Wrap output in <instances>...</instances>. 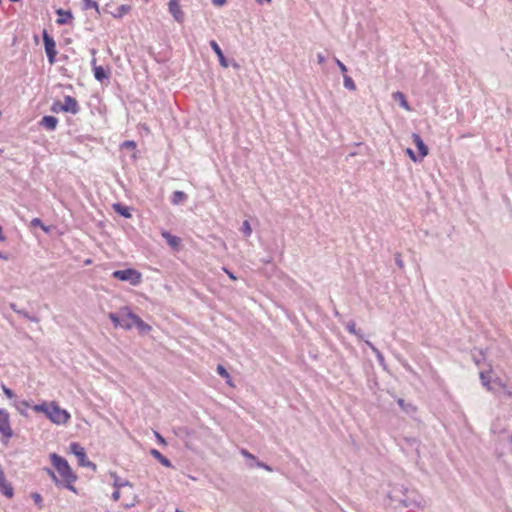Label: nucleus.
<instances>
[{"label":"nucleus","mask_w":512,"mask_h":512,"mask_svg":"<svg viewBox=\"0 0 512 512\" xmlns=\"http://www.w3.org/2000/svg\"><path fill=\"white\" fill-rule=\"evenodd\" d=\"M50 460L54 468L61 476L63 487L74 493H77L76 488L73 486V483L77 480V475L72 471L68 461L56 453L50 454Z\"/></svg>","instance_id":"nucleus-1"},{"label":"nucleus","mask_w":512,"mask_h":512,"mask_svg":"<svg viewBox=\"0 0 512 512\" xmlns=\"http://www.w3.org/2000/svg\"><path fill=\"white\" fill-rule=\"evenodd\" d=\"M388 496L392 501H398L404 507H424L423 498L416 491H409L403 486L395 487Z\"/></svg>","instance_id":"nucleus-2"},{"label":"nucleus","mask_w":512,"mask_h":512,"mask_svg":"<svg viewBox=\"0 0 512 512\" xmlns=\"http://www.w3.org/2000/svg\"><path fill=\"white\" fill-rule=\"evenodd\" d=\"M112 277L120 281L129 282L133 286L139 285L142 281V274L134 268L116 270L112 273Z\"/></svg>","instance_id":"nucleus-3"},{"label":"nucleus","mask_w":512,"mask_h":512,"mask_svg":"<svg viewBox=\"0 0 512 512\" xmlns=\"http://www.w3.org/2000/svg\"><path fill=\"white\" fill-rule=\"evenodd\" d=\"M70 451L77 457L78 465L81 467L91 468L93 471H96V464L91 462L86 455L85 449L77 442H72L70 444Z\"/></svg>","instance_id":"nucleus-4"},{"label":"nucleus","mask_w":512,"mask_h":512,"mask_svg":"<svg viewBox=\"0 0 512 512\" xmlns=\"http://www.w3.org/2000/svg\"><path fill=\"white\" fill-rule=\"evenodd\" d=\"M42 38L48 62L49 64L53 65L56 62V56L58 53L56 49V42L46 29H44L42 32Z\"/></svg>","instance_id":"nucleus-5"},{"label":"nucleus","mask_w":512,"mask_h":512,"mask_svg":"<svg viewBox=\"0 0 512 512\" xmlns=\"http://www.w3.org/2000/svg\"><path fill=\"white\" fill-rule=\"evenodd\" d=\"M47 417L55 424H65L70 419V414L61 409L57 404L52 402L50 404L49 412L47 411Z\"/></svg>","instance_id":"nucleus-6"},{"label":"nucleus","mask_w":512,"mask_h":512,"mask_svg":"<svg viewBox=\"0 0 512 512\" xmlns=\"http://www.w3.org/2000/svg\"><path fill=\"white\" fill-rule=\"evenodd\" d=\"M0 433L7 439L11 438L13 431L10 427L9 414L4 409H0Z\"/></svg>","instance_id":"nucleus-7"},{"label":"nucleus","mask_w":512,"mask_h":512,"mask_svg":"<svg viewBox=\"0 0 512 512\" xmlns=\"http://www.w3.org/2000/svg\"><path fill=\"white\" fill-rule=\"evenodd\" d=\"M168 10L176 22H184L185 15L180 7L179 0H169Z\"/></svg>","instance_id":"nucleus-8"},{"label":"nucleus","mask_w":512,"mask_h":512,"mask_svg":"<svg viewBox=\"0 0 512 512\" xmlns=\"http://www.w3.org/2000/svg\"><path fill=\"white\" fill-rule=\"evenodd\" d=\"M0 493L6 496L7 498H12L14 496V488L11 483L6 480L5 473L2 465L0 464Z\"/></svg>","instance_id":"nucleus-9"},{"label":"nucleus","mask_w":512,"mask_h":512,"mask_svg":"<svg viewBox=\"0 0 512 512\" xmlns=\"http://www.w3.org/2000/svg\"><path fill=\"white\" fill-rule=\"evenodd\" d=\"M55 13L58 15V18L56 20V23L58 25L71 24L74 19V16L70 10L58 8L55 10Z\"/></svg>","instance_id":"nucleus-10"},{"label":"nucleus","mask_w":512,"mask_h":512,"mask_svg":"<svg viewBox=\"0 0 512 512\" xmlns=\"http://www.w3.org/2000/svg\"><path fill=\"white\" fill-rule=\"evenodd\" d=\"M63 106H64V112H68L71 114H77L80 111V106L78 104V101L70 95H67L64 97Z\"/></svg>","instance_id":"nucleus-11"},{"label":"nucleus","mask_w":512,"mask_h":512,"mask_svg":"<svg viewBox=\"0 0 512 512\" xmlns=\"http://www.w3.org/2000/svg\"><path fill=\"white\" fill-rule=\"evenodd\" d=\"M412 139L418 149V155L420 156V159H423L429 153L427 145L424 143L423 139L420 137L419 134L413 133Z\"/></svg>","instance_id":"nucleus-12"},{"label":"nucleus","mask_w":512,"mask_h":512,"mask_svg":"<svg viewBox=\"0 0 512 512\" xmlns=\"http://www.w3.org/2000/svg\"><path fill=\"white\" fill-rule=\"evenodd\" d=\"M129 317L141 334H146L151 330V326L144 322L137 314H130Z\"/></svg>","instance_id":"nucleus-13"},{"label":"nucleus","mask_w":512,"mask_h":512,"mask_svg":"<svg viewBox=\"0 0 512 512\" xmlns=\"http://www.w3.org/2000/svg\"><path fill=\"white\" fill-rule=\"evenodd\" d=\"M120 314H122V323L121 327L125 330H130L134 327V323L132 319L129 317L130 314H134L128 307H123L120 311Z\"/></svg>","instance_id":"nucleus-14"},{"label":"nucleus","mask_w":512,"mask_h":512,"mask_svg":"<svg viewBox=\"0 0 512 512\" xmlns=\"http://www.w3.org/2000/svg\"><path fill=\"white\" fill-rule=\"evenodd\" d=\"M210 47L218 57L219 63L222 67L227 68L229 66L228 60L226 59L222 49L215 40L210 41Z\"/></svg>","instance_id":"nucleus-15"},{"label":"nucleus","mask_w":512,"mask_h":512,"mask_svg":"<svg viewBox=\"0 0 512 512\" xmlns=\"http://www.w3.org/2000/svg\"><path fill=\"white\" fill-rule=\"evenodd\" d=\"M58 124V119L55 116L46 115L42 117L40 121V125L46 128L49 131H53L56 129Z\"/></svg>","instance_id":"nucleus-16"},{"label":"nucleus","mask_w":512,"mask_h":512,"mask_svg":"<svg viewBox=\"0 0 512 512\" xmlns=\"http://www.w3.org/2000/svg\"><path fill=\"white\" fill-rule=\"evenodd\" d=\"M161 235L166 240L169 246H171L174 249H177L179 247L181 241L179 237L172 235L168 231H162Z\"/></svg>","instance_id":"nucleus-17"},{"label":"nucleus","mask_w":512,"mask_h":512,"mask_svg":"<svg viewBox=\"0 0 512 512\" xmlns=\"http://www.w3.org/2000/svg\"><path fill=\"white\" fill-rule=\"evenodd\" d=\"M150 454L156 459L158 460L163 466L165 467H168V468H171L173 467L171 461L165 457L160 451H158L157 449L153 448L150 450Z\"/></svg>","instance_id":"nucleus-18"},{"label":"nucleus","mask_w":512,"mask_h":512,"mask_svg":"<svg viewBox=\"0 0 512 512\" xmlns=\"http://www.w3.org/2000/svg\"><path fill=\"white\" fill-rule=\"evenodd\" d=\"M113 209L116 213L123 216L124 218H131L132 214L130 212V208L121 204V203H115L113 205Z\"/></svg>","instance_id":"nucleus-19"},{"label":"nucleus","mask_w":512,"mask_h":512,"mask_svg":"<svg viewBox=\"0 0 512 512\" xmlns=\"http://www.w3.org/2000/svg\"><path fill=\"white\" fill-rule=\"evenodd\" d=\"M93 72L95 79L100 82L109 78V72L106 71L102 66H94Z\"/></svg>","instance_id":"nucleus-20"},{"label":"nucleus","mask_w":512,"mask_h":512,"mask_svg":"<svg viewBox=\"0 0 512 512\" xmlns=\"http://www.w3.org/2000/svg\"><path fill=\"white\" fill-rule=\"evenodd\" d=\"M346 329L350 334L357 336L360 340H363V333L361 329L356 328V323L354 320H350L346 324Z\"/></svg>","instance_id":"nucleus-21"},{"label":"nucleus","mask_w":512,"mask_h":512,"mask_svg":"<svg viewBox=\"0 0 512 512\" xmlns=\"http://www.w3.org/2000/svg\"><path fill=\"white\" fill-rule=\"evenodd\" d=\"M188 196L183 191H174L171 196V203L173 205H179L180 203L187 200Z\"/></svg>","instance_id":"nucleus-22"},{"label":"nucleus","mask_w":512,"mask_h":512,"mask_svg":"<svg viewBox=\"0 0 512 512\" xmlns=\"http://www.w3.org/2000/svg\"><path fill=\"white\" fill-rule=\"evenodd\" d=\"M130 10H131L130 5L122 4V5L118 6L116 8L115 12H112L111 14L114 18H122L124 15L129 13Z\"/></svg>","instance_id":"nucleus-23"},{"label":"nucleus","mask_w":512,"mask_h":512,"mask_svg":"<svg viewBox=\"0 0 512 512\" xmlns=\"http://www.w3.org/2000/svg\"><path fill=\"white\" fill-rule=\"evenodd\" d=\"M82 9L89 10L94 9L97 15H100L99 5L95 0H82Z\"/></svg>","instance_id":"nucleus-24"},{"label":"nucleus","mask_w":512,"mask_h":512,"mask_svg":"<svg viewBox=\"0 0 512 512\" xmlns=\"http://www.w3.org/2000/svg\"><path fill=\"white\" fill-rule=\"evenodd\" d=\"M397 403L400 406V408L407 414H412L416 412V407L411 403H406L405 400L402 398H399L397 400Z\"/></svg>","instance_id":"nucleus-25"},{"label":"nucleus","mask_w":512,"mask_h":512,"mask_svg":"<svg viewBox=\"0 0 512 512\" xmlns=\"http://www.w3.org/2000/svg\"><path fill=\"white\" fill-rule=\"evenodd\" d=\"M44 471L50 476V478L52 479L56 486L63 487L62 479L58 478L51 468L45 467Z\"/></svg>","instance_id":"nucleus-26"},{"label":"nucleus","mask_w":512,"mask_h":512,"mask_svg":"<svg viewBox=\"0 0 512 512\" xmlns=\"http://www.w3.org/2000/svg\"><path fill=\"white\" fill-rule=\"evenodd\" d=\"M393 97H394V99H396V100H397V99H399V100H400V105H401L403 108H405L406 110H410L409 104H408V102H407V100H406V98H405V95H404L402 92H399V91L395 92V93L393 94Z\"/></svg>","instance_id":"nucleus-27"},{"label":"nucleus","mask_w":512,"mask_h":512,"mask_svg":"<svg viewBox=\"0 0 512 512\" xmlns=\"http://www.w3.org/2000/svg\"><path fill=\"white\" fill-rule=\"evenodd\" d=\"M14 406L21 414H25V410L28 407H30L29 403L26 400H15Z\"/></svg>","instance_id":"nucleus-28"},{"label":"nucleus","mask_w":512,"mask_h":512,"mask_svg":"<svg viewBox=\"0 0 512 512\" xmlns=\"http://www.w3.org/2000/svg\"><path fill=\"white\" fill-rule=\"evenodd\" d=\"M30 226L31 227H40L45 233H49V231H50V228L48 226H46L39 218L32 219L30 222Z\"/></svg>","instance_id":"nucleus-29"},{"label":"nucleus","mask_w":512,"mask_h":512,"mask_svg":"<svg viewBox=\"0 0 512 512\" xmlns=\"http://www.w3.org/2000/svg\"><path fill=\"white\" fill-rule=\"evenodd\" d=\"M344 87L350 91L356 90V85H355L354 80L346 74H344Z\"/></svg>","instance_id":"nucleus-30"},{"label":"nucleus","mask_w":512,"mask_h":512,"mask_svg":"<svg viewBox=\"0 0 512 512\" xmlns=\"http://www.w3.org/2000/svg\"><path fill=\"white\" fill-rule=\"evenodd\" d=\"M241 232L245 237H249L252 234V228L248 220H244L240 228Z\"/></svg>","instance_id":"nucleus-31"},{"label":"nucleus","mask_w":512,"mask_h":512,"mask_svg":"<svg viewBox=\"0 0 512 512\" xmlns=\"http://www.w3.org/2000/svg\"><path fill=\"white\" fill-rule=\"evenodd\" d=\"M114 476V483H113V486L116 488V489H120L121 487H124V486H127V485H130L129 481L127 480H122L120 477H118L116 474H113Z\"/></svg>","instance_id":"nucleus-32"},{"label":"nucleus","mask_w":512,"mask_h":512,"mask_svg":"<svg viewBox=\"0 0 512 512\" xmlns=\"http://www.w3.org/2000/svg\"><path fill=\"white\" fill-rule=\"evenodd\" d=\"M17 314L23 316L25 319L31 321V322H38L39 319L35 315H31L29 312H27L25 309H20L17 311Z\"/></svg>","instance_id":"nucleus-33"},{"label":"nucleus","mask_w":512,"mask_h":512,"mask_svg":"<svg viewBox=\"0 0 512 512\" xmlns=\"http://www.w3.org/2000/svg\"><path fill=\"white\" fill-rule=\"evenodd\" d=\"M108 317L115 327H121L122 316L120 317L118 314L111 312L109 313Z\"/></svg>","instance_id":"nucleus-34"},{"label":"nucleus","mask_w":512,"mask_h":512,"mask_svg":"<svg viewBox=\"0 0 512 512\" xmlns=\"http://www.w3.org/2000/svg\"><path fill=\"white\" fill-rule=\"evenodd\" d=\"M480 379L483 384L488 390H491L490 387V376L487 372H480Z\"/></svg>","instance_id":"nucleus-35"},{"label":"nucleus","mask_w":512,"mask_h":512,"mask_svg":"<svg viewBox=\"0 0 512 512\" xmlns=\"http://www.w3.org/2000/svg\"><path fill=\"white\" fill-rule=\"evenodd\" d=\"M31 498L34 501V503L38 506L39 509L43 508V498L39 493H37V492L32 493Z\"/></svg>","instance_id":"nucleus-36"},{"label":"nucleus","mask_w":512,"mask_h":512,"mask_svg":"<svg viewBox=\"0 0 512 512\" xmlns=\"http://www.w3.org/2000/svg\"><path fill=\"white\" fill-rule=\"evenodd\" d=\"M51 111L54 113L64 112L63 103L60 101H55L51 106Z\"/></svg>","instance_id":"nucleus-37"},{"label":"nucleus","mask_w":512,"mask_h":512,"mask_svg":"<svg viewBox=\"0 0 512 512\" xmlns=\"http://www.w3.org/2000/svg\"><path fill=\"white\" fill-rule=\"evenodd\" d=\"M473 361L477 366H480L482 360L484 359V353L482 350H479V357L475 354L472 355Z\"/></svg>","instance_id":"nucleus-38"},{"label":"nucleus","mask_w":512,"mask_h":512,"mask_svg":"<svg viewBox=\"0 0 512 512\" xmlns=\"http://www.w3.org/2000/svg\"><path fill=\"white\" fill-rule=\"evenodd\" d=\"M49 408H50V405H47V404L43 403V404H40V405H36L34 407V410L35 411H42V412H44L47 415V411L49 412Z\"/></svg>","instance_id":"nucleus-39"},{"label":"nucleus","mask_w":512,"mask_h":512,"mask_svg":"<svg viewBox=\"0 0 512 512\" xmlns=\"http://www.w3.org/2000/svg\"><path fill=\"white\" fill-rule=\"evenodd\" d=\"M407 154L409 155L410 159L414 162H417V161H421L422 159H420V156H416L414 151L411 149V148H408L406 150Z\"/></svg>","instance_id":"nucleus-40"},{"label":"nucleus","mask_w":512,"mask_h":512,"mask_svg":"<svg viewBox=\"0 0 512 512\" xmlns=\"http://www.w3.org/2000/svg\"><path fill=\"white\" fill-rule=\"evenodd\" d=\"M395 263L400 269H404V262L400 253L395 254Z\"/></svg>","instance_id":"nucleus-41"},{"label":"nucleus","mask_w":512,"mask_h":512,"mask_svg":"<svg viewBox=\"0 0 512 512\" xmlns=\"http://www.w3.org/2000/svg\"><path fill=\"white\" fill-rule=\"evenodd\" d=\"M217 372L222 377H226V378L229 377V373L227 372V370L222 365H218L217 366Z\"/></svg>","instance_id":"nucleus-42"},{"label":"nucleus","mask_w":512,"mask_h":512,"mask_svg":"<svg viewBox=\"0 0 512 512\" xmlns=\"http://www.w3.org/2000/svg\"><path fill=\"white\" fill-rule=\"evenodd\" d=\"M2 389H3L4 394L8 398L11 399V398H13L15 396L14 392L10 388L6 387L5 385H2Z\"/></svg>","instance_id":"nucleus-43"},{"label":"nucleus","mask_w":512,"mask_h":512,"mask_svg":"<svg viewBox=\"0 0 512 512\" xmlns=\"http://www.w3.org/2000/svg\"><path fill=\"white\" fill-rule=\"evenodd\" d=\"M241 454L246 457L247 459H250L252 461H256V457L251 454L250 452H248L246 449H242L241 450Z\"/></svg>","instance_id":"nucleus-44"},{"label":"nucleus","mask_w":512,"mask_h":512,"mask_svg":"<svg viewBox=\"0 0 512 512\" xmlns=\"http://www.w3.org/2000/svg\"><path fill=\"white\" fill-rule=\"evenodd\" d=\"M334 60L340 71L345 74L347 72V67L339 59L335 58Z\"/></svg>","instance_id":"nucleus-45"},{"label":"nucleus","mask_w":512,"mask_h":512,"mask_svg":"<svg viewBox=\"0 0 512 512\" xmlns=\"http://www.w3.org/2000/svg\"><path fill=\"white\" fill-rule=\"evenodd\" d=\"M254 462H255V465H256L257 467H259V468H264V469H266L267 471H272L271 467H270V466H268L267 464H265V463H263V462H261V461H259V460H257V459H256V461H254Z\"/></svg>","instance_id":"nucleus-46"},{"label":"nucleus","mask_w":512,"mask_h":512,"mask_svg":"<svg viewBox=\"0 0 512 512\" xmlns=\"http://www.w3.org/2000/svg\"><path fill=\"white\" fill-rule=\"evenodd\" d=\"M155 436H156L158 443H160L162 445H167L165 438L160 433L155 432Z\"/></svg>","instance_id":"nucleus-47"},{"label":"nucleus","mask_w":512,"mask_h":512,"mask_svg":"<svg viewBox=\"0 0 512 512\" xmlns=\"http://www.w3.org/2000/svg\"><path fill=\"white\" fill-rule=\"evenodd\" d=\"M123 146L126 147V148H135L136 147V143L132 140H127L123 143Z\"/></svg>","instance_id":"nucleus-48"},{"label":"nucleus","mask_w":512,"mask_h":512,"mask_svg":"<svg viewBox=\"0 0 512 512\" xmlns=\"http://www.w3.org/2000/svg\"><path fill=\"white\" fill-rule=\"evenodd\" d=\"M224 272L228 275V277L232 280H236L237 277L234 275L233 272H231L230 270H228L227 268H223Z\"/></svg>","instance_id":"nucleus-49"},{"label":"nucleus","mask_w":512,"mask_h":512,"mask_svg":"<svg viewBox=\"0 0 512 512\" xmlns=\"http://www.w3.org/2000/svg\"><path fill=\"white\" fill-rule=\"evenodd\" d=\"M112 499L114 501H118L120 499V491L119 489L115 490L113 493H112Z\"/></svg>","instance_id":"nucleus-50"},{"label":"nucleus","mask_w":512,"mask_h":512,"mask_svg":"<svg viewBox=\"0 0 512 512\" xmlns=\"http://www.w3.org/2000/svg\"><path fill=\"white\" fill-rule=\"evenodd\" d=\"M375 356H376L377 360L379 361V363H383L384 362V356H383V354L380 351H377Z\"/></svg>","instance_id":"nucleus-51"},{"label":"nucleus","mask_w":512,"mask_h":512,"mask_svg":"<svg viewBox=\"0 0 512 512\" xmlns=\"http://www.w3.org/2000/svg\"><path fill=\"white\" fill-rule=\"evenodd\" d=\"M317 60L319 64H323L325 62V56L321 53L317 54Z\"/></svg>","instance_id":"nucleus-52"},{"label":"nucleus","mask_w":512,"mask_h":512,"mask_svg":"<svg viewBox=\"0 0 512 512\" xmlns=\"http://www.w3.org/2000/svg\"><path fill=\"white\" fill-rule=\"evenodd\" d=\"M211 1L214 5H217V6H222L227 2V0H211Z\"/></svg>","instance_id":"nucleus-53"},{"label":"nucleus","mask_w":512,"mask_h":512,"mask_svg":"<svg viewBox=\"0 0 512 512\" xmlns=\"http://www.w3.org/2000/svg\"><path fill=\"white\" fill-rule=\"evenodd\" d=\"M5 240H6V237L3 234V227L0 225V242H4Z\"/></svg>","instance_id":"nucleus-54"},{"label":"nucleus","mask_w":512,"mask_h":512,"mask_svg":"<svg viewBox=\"0 0 512 512\" xmlns=\"http://www.w3.org/2000/svg\"><path fill=\"white\" fill-rule=\"evenodd\" d=\"M10 308H11L14 312H16V313H17V311H19V310H20V309H18L17 305H16V304H14V303H11V304H10Z\"/></svg>","instance_id":"nucleus-55"},{"label":"nucleus","mask_w":512,"mask_h":512,"mask_svg":"<svg viewBox=\"0 0 512 512\" xmlns=\"http://www.w3.org/2000/svg\"><path fill=\"white\" fill-rule=\"evenodd\" d=\"M0 259L8 260V256H7V255H4V254L0 251Z\"/></svg>","instance_id":"nucleus-56"},{"label":"nucleus","mask_w":512,"mask_h":512,"mask_svg":"<svg viewBox=\"0 0 512 512\" xmlns=\"http://www.w3.org/2000/svg\"><path fill=\"white\" fill-rule=\"evenodd\" d=\"M365 343H366V345H367L370 349L374 346V344H373V343H371V342H370V341H368V340H365Z\"/></svg>","instance_id":"nucleus-57"},{"label":"nucleus","mask_w":512,"mask_h":512,"mask_svg":"<svg viewBox=\"0 0 512 512\" xmlns=\"http://www.w3.org/2000/svg\"><path fill=\"white\" fill-rule=\"evenodd\" d=\"M91 65H92V68L94 69V66H97L96 65V58L94 57L91 61Z\"/></svg>","instance_id":"nucleus-58"},{"label":"nucleus","mask_w":512,"mask_h":512,"mask_svg":"<svg viewBox=\"0 0 512 512\" xmlns=\"http://www.w3.org/2000/svg\"><path fill=\"white\" fill-rule=\"evenodd\" d=\"M371 350L373 351L374 354H376L377 351H380L377 347H375V345L371 348Z\"/></svg>","instance_id":"nucleus-59"},{"label":"nucleus","mask_w":512,"mask_h":512,"mask_svg":"<svg viewBox=\"0 0 512 512\" xmlns=\"http://www.w3.org/2000/svg\"><path fill=\"white\" fill-rule=\"evenodd\" d=\"M371 350L373 351L374 354H376L377 351H380L377 347H375V345L371 348Z\"/></svg>","instance_id":"nucleus-60"},{"label":"nucleus","mask_w":512,"mask_h":512,"mask_svg":"<svg viewBox=\"0 0 512 512\" xmlns=\"http://www.w3.org/2000/svg\"><path fill=\"white\" fill-rule=\"evenodd\" d=\"M91 53H92V55H95L96 54V49H91Z\"/></svg>","instance_id":"nucleus-61"},{"label":"nucleus","mask_w":512,"mask_h":512,"mask_svg":"<svg viewBox=\"0 0 512 512\" xmlns=\"http://www.w3.org/2000/svg\"><path fill=\"white\" fill-rule=\"evenodd\" d=\"M355 155H356V153H354V152L349 154L350 157L355 156Z\"/></svg>","instance_id":"nucleus-62"},{"label":"nucleus","mask_w":512,"mask_h":512,"mask_svg":"<svg viewBox=\"0 0 512 512\" xmlns=\"http://www.w3.org/2000/svg\"><path fill=\"white\" fill-rule=\"evenodd\" d=\"M257 1H258L259 3H261V2H262V0H257Z\"/></svg>","instance_id":"nucleus-63"},{"label":"nucleus","mask_w":512,"mask_h":512,"mask_svg":"<svg viewBox=\"0 0 512 512\" xmlns=\"http://www.w3.org/2000/svg\"><path fill=\"white\" fill-rule=\"evenodd\" d=\"M2 152H3V150H2V149H0V153H2Z\"/></svg>","instance_id":"nucleus-64"}]
</instances>
